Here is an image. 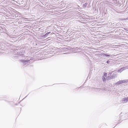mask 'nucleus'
Here are the masks:
<instances>
[{
  "instance_id": "20",
  "label": "nucleus",
  "mask_w": 128,
  "mask_h": 128,
  "mask_svg": "<svg viewBox=\"0 0 128 128\" xmlns=\"http://www.w3.org/2000/svg\"><path fill=\"white\" fill-rule=\"evenodd\" d=\"M106 62L105 61H103V62L102 63L103 64H106Z\"/></svg>"
},
{
  "instance_id": "22",
  "label": "nucleus",
  "mask_w": 128,
  "mask_h": 128,
  "mask_svg": "<svg viewBox=\"0 0 128 128\" xmlns=\"http://www.w3.org/2000/svg\"><path fill=\"white\" fill-rule=\"evenodd\" d=\"M32 59H33V58H30V59H29V60H30H30H31Z\"/></svg>"
},
{
  "instance_id": "7",
  "label": "nucleus",
  "mask_w": 128,
  "mask_h": 128,
  "mask_svg": "<svg viewBox=\"0 0 128 128\" xmlns=\"http://www.w3.org/2000/svg\"><path fill=\"white\" fill-rule=\"evenodd\" d=\"M51 33L50 32H46L45 34H44V36L45 37H47L48 35Z\"/></svg>"
},
{
  "instance_id": "25",
  "label": "nucleus",
  "mask_w": 128,
  "mask_h": 128,
  "mask_svg": "<svg viewBox=\"0 0 128 128\" xmlns=\"http://www.w3.org/2000/svg\"><path fill=\"white\" fill-rule=\"evenodd\" d=\"M28 95H27L24 98H26L27 96Z\"/></svg>"
},
{
  "instance_id": "9",
  "label": "nucleus",
  "mask_w": 128,
  "mask_h": 128,
  "mask_svg": "<svg viewBox=\"0 0 128 128\" xmlns=\"http://www.w3.org/2000/svg\"><path fill=\"white\" fill-rule=\"evenodd\" d=\"M127 69H128V66H126L121 68V69H122V71Z\"/></svg>"
},
{
  "instance_id": "6",
  "label": "nucleus",
  "mask_w": 128,
  "mask_h": 128,
  "mask_svg": "<svg viewBox=\"0 0 128 128\" xmlns=\"http://www.w3.org/2000/svg\"><path fill=\"white\" fill-rule=\"evenodd\" d=\"M122 102H127L128 101V97L124 98H123L122 100Z\"/></svg>"
},
{
  "instance_id": "24",
  "label": "nucleus",
  "mask_w": 128,
  "mask_h": 128,
  "mask_svg": "<svg viewBox=\"0 0 128 128\" xmlns=\"http://www.w3.org/2000/svg\"><path fill=\"white\" fill-rule=\"evenodd\" d=\"M69 53H70L69 52H67V53H66L65 54H69Z\"/></svg>"
},
{
  "instance_id": "14",
  "label": "nucleus",
  "mask_w": 128,
  "mask_h": 128,
  "mask_svg": "<svg viewBox=\"0 0 128 128\" xmlns=\"http://www.w3.org/2000/svg\"><path fill=\"white\" fill-rule=\"evenodd\" d=\"M5 30H0V34L2 32H4V31Z\"/></svg>"
},
{
  "instance_id": "2",
  "label": "nucleus",
  "mask_w": 128,
  "mask_h": 128,
  "mask_svg": "<svg viewBox=\"0 0 128 128\" xmlns=\"http://www.w3.org/2000/svg\"><path fill=\"white\" fill-rule=\"evenodd\" d=\"M116 76V74L114 73L113 74L110 76H108L107 77V79H108V80L112 79L114 78Z\"/></svg>"
},
{
  "instance_id": "15",
  "label": "nucleus",
  "mask_w": 128,
  "mask_h": 128,
  "mask_svg": "<svg viewBox=\"0 0 128 128\" xmlns=\"http://www.w3.org/2000/svg\"><path fill=\"white\" fill-rule=\"evenodd\" d=\"M122 69H121V68L118 70V72H121L122 71Z\"/></svg>"
},
{
  "instance_id": "11",
  "label": "nucleus",
  "mask_w": 128,
  "mask_h": 128,
  "mask_svg": "<svg viewBox=\"0 0 128 128\" xmlns=\"http://www.w3.org/2000/svg\"><path fill=\"white\" fill-rule=\"evenodd\" d=\"M88 4L87 3H85L83 5V7H86V6Z\"/></svg>"
},
{
  "instance_id": "13",
  "label": "nucleus",
  "mask_w": 128,
  "mask_h": 128,
  "mask_svg": "<svg viewBox=\"0 0 128 128\" xmlns=\"http://www.w3.org/2000/svg\"><path fill=\"white\" fill-rule=\"evenodd\" d=\"M121 81H122V83L126 82V80H121Z\"/></svg>"
},
{
  "instance_id": "8",
  "label": "nucleus",
  "mask_w": 128,
  "mask_h": 128,
  "mask_svg": "<svg viewBox=\"0 0 128 128\" xmlns=\"http://www.w3.org/2000/svg\"><path fill=\"white\" fill-rule=\"evenodd\" d=\"M122 84V81L121 80H120V81L117 82L116 83H115V84L116 85H120V84Z\"/></svg>"
},
{
  "instance_id": "5",
  "label": "nucleus",
  "mask_w": 128,
  "mask_h": 128,
  "mask_svg": "<svg viewBox=\"0 0 128 128\" xmlns=\"http://www.w3.org/2000/svg\"><path fill=\"white\" fill-rule=\"evenodd\" d=\"M103 56L104 57H107L108 56H111V55L110 54H103Z\"/></svg>"
},
{
  "instance_id": "10",
  "label": "nucleus",
  "mask_w": 128,
  "mask_h": 128,
  "mask_svg": "<svg viewBox=\"0 0 128 128\" xmlns=\"http://www.w3.org/2000/svg\"><path fill=\"white\" fill-rule=\"evenodd\" d=\"M5 30V29L4 27H3L2 28V27L0 26V30Z\"/></svg>"
},
{
  "instance_id": "1",
  "label": "nucleus",
  "mask_w": 128,
  "mask_h": 128,
  "mask_svg": "<svg viewBox=\"0 0 128 128\" xmlns=\"http://www.w3.org/2000/svg\"><path fill=\"white\" fill-rule=\"evenodd\" d=\"M16 54L17 56H19L20 57L21 56L24 57L25 56L24 55V52L23 51L22 52L20 51L17 52L16 53Z\"/></svg>"
},
{
  "instance_id": "18",
  "label": "nucleus",
  "mask_w": 128,
  "mask_h": 128,
  "mask_svg": "<svg viewBox=\"0 0 128 128\" xmlns=\"http://www.w3.org/2000/svg\"><path fill=\"white\" fill-rule=\"evenodd\" d=\"M124 30L128 32V28H124Z\"/></svg>"
},
{
  "instance_id": "19",
  "label": "nucleus",
  "mask_w": 128,
  "mask_h": 128,
  "mask_svg": "<svg viewBox=\"0 0 128 128\" xmlns=\"http://www.w3.org/2000/svg\"><path fill=\"white\" fill-rule=\"evenodd\" d=\"M23 63V64L24 65H25L26 64H28V63H26V62H22Z\"/></svg>"
},
{
  "instance_id": "21",
  "label": "nucleus",
  "mask_w": 128,
  "mask_h": 128,
  "mask_svg": "<svg viewBox=\"0 0 128 128\" xmlns=\"http://www.w3.org/2000/svg\"><path fill=\"white\" fill-rule=\"evenodd\" d=\"M119 24H120V23H117V24H116V26H118V25H119Z\"/></svg>"
},
{
  "instance_id": "4",
  "label": "nucleus",
  "mask_w": 128,
  "mask_h": 128,
  "mask_svg": "<svg viewBox=\"0 0 128 128\" xmlns=\"http://www.w3.org/2000/svg\"><path fill=\"white\" fill-rule=\"evenodd\" d=\"M21 61L22 62L25 63L26 62L28 63H30V60H29L28 58V60H22Z\"/></svg>"
},
{
  "instance_id": "3",
  "label": "nucleus",
  "mask_w": 128,
  "mask_h": 128,
  "mask_svg": "<svg viewBox=\"0 0 128 128\" xmlns=\"http://www.w3.org/2000/svg\"><path fill=\"white\" fill-rule=\"evenodd\" d=\"M16 52H14V56L12 57V58L14 59H19L20 58L19 57V56H17L16 54Z\"/></svg>"
},
{
  "instance_id": "12",
  "label": "nucleus",
  "mask_w": 128,
  "mask_h": 128,
  "mask_svg": "<svg viewBox=\"0 0 128 128\" xmlns=\"http://www.w3.org/2000/svg\"><path fill=\"white\" fill-rule=\"evenodd\" d=\"M102 80H103V81L104 82L105 81H106V78L104 77H103L102 78Z\"/></svg>"
},
{
  "instance_id": "17",
  "label": "nucleus",
  "mask_w": 128,
  "mask_h": 128,
  "mask_svg": "<svg viewBox=\"0 0 128 128\" xmlns=\"http://www.w3.org/2000/svg\"><path fill=\"white\" fill-rule=\"evenodd\" d=\"M110 62V61L109 60H107L106 62V63L107 64H109V63Z\"/></svg>"
},
{
  "instance_id": "23",
  "label": "nucleus",
  "mask_w": 128,
  "mask_h": 128,
  "mask_svg": "<svg viewBox=\"0 0 128 128\" xmlns=\"http://www.w3.org/2000/svg\"><path fill=\"white\" fill-rule=\"evenodd\" d=\"M125 20H128V18H126L125 19H124Z\"/></svg>"
},
{
  "instance_id": "16",
  "label": "nucleus",
  "mask_w": 128,
  "mask_h": 128,
  "mask_svg": "<svg viewBox=\"0 0 128 128\" xmlns=\"http://www.w3.org/2000/svg\"><path fill=\"white\" fill-rule=\"evenodd\" d=\"M104 75L106 77L107 76V74L106 73H104Z\"/></svg>"
}]
</instances>
